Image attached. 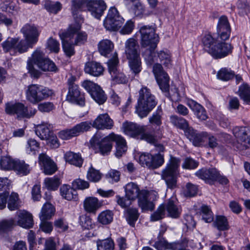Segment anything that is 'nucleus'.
I'll return each instance as SVG.
<instances>
[{
	"mask_svg": "<svg viewBox=\"0 0 250 250\" xmlns=\"http://www.w3.org/2000/svg\"><path fill=\"white\" fill-rule=\"evenodd\" d=\"M113 125L114 122L109 116L107 113L102 114L99 115L92 124L88 121L81 122L72 128L59 132L58 135L63 140H68L88 131L91 126L98 129H111Z\"/></svg>",
	"mask_w": 250,
	"mask_h": 250,
	"instance_id": "obj_1",
	"label": "nucleus"
},
{
	"mask_svg": "<svg viewBox=\"0 0 250 250\" xmlns=\"http://www.w3.org/2000/svg\"><path fill=\"white\" fill-rule=\"evenodd\" d=\"M139 31L141 45L146 48L143 54V57L146 63L151 64L155 59L153 54H154V50L159 41V36L156 34L155 28L152 25L142 26Z\"/></svg>",
	"mask_w": 250,
	"mask_h": 250,
	"instance_id": "obj_2",
	"label": "nucleus"
},
{
	"mask_svg": "<svg viewBox=\"0 0 250 250\" xmlns=\"http://www.w3.org/2000/svg\"><path fill=\"white\" fill-rule=\"evenodd\" d=\"M34 64L43 71L56 72L57 68L55 64L50 60L44 56L43 53L39 49L35 50L31 58L27 62V68L31 76L38 78L40 75V72L34 67Z\"/></svg>",
	"mask_w": 250,
	"mask_h": 250,
	"instance_id": "obj_3",
	"label": "nucleus"
},
{
	"mask_svg": "<svg viewBox=\"0 0 250 250\" xmlns=\"http://www.w3.org/2000/svg\"><path fill=\"white\" fill-rule=\"evenodd\" d=\"M226 41L216 42L210 34L202 39L204 49L215 59H221L231 54L233 46Z\"/></svg>",
	"mask_w": 250,
	"mask_h": 250,
	"instance_id": "obj_4",
	"label": "nucleus"
},
{
	"mask_svg": "<svg viewBox=\"0 0 250 250\" xmlns=\"http://www.w3.org/2000/svg\"><path fill=\"white\" fill-rule=\"evenodd\" d=\"M157 104L155 96L146 87H143L139 91L136 113L141 118L146 117Z\"/></svg>",
	"mask_w": 250,
	"mask_h": 250,
	"instance_id": "obj_5",
	"label": "nucleus"
},
{
	"mask_svg": "<svg viewBox=\"0 0 250 250\" xmlns=\"http://www.w3.org/2000/svg\"><path fill=\"white\" fill-rule=\"evenodd\" d=\"M180 164L179 159L170 156L167 166L162 171V179L165 180L169 188L173 189L177 187V179L180 175Z\"/></svg>",
	"mask_w": 250,
	"mask_h": 250,
	"instance_id": "obj_6",
	"label": "nucleus"
},
{
	"mask_svg": "<svg viewBox=\"0 0 250 250\" xmlns=\"http://www.w3.org/2000/svg\"><path fill=\"white\" fill-rule=\"evenodd\" d=\"M20 32L24 38L21 40V50L26 49L27 51L29 48H32L38 42L41 31L39 27L34 24L26 23L22 27Z\"/></svg>",
	"mask_w": 250,
	"mask_h": 250,
	"instance_id": "obj_7",
	"label": "nucleus"
},
{
	"mask_svg": "<svg viewBox=\"0 0 250 250\" xmlns=\"http://www.w3.org/2000/svg\"><path fill=\"white\" fill-rule=\"evenodd\" d=\"M80 29L81 25L79 23H73L70 24L66 31L59 33V36L62 41V49L65 54L68 57L74 55L75 51L73 41L75 34Z\"/></svg>",
	"mask_w": 250,
	"mask_h": 250,
	"instance_id": "obj_8",
	"label": "nucleus"
},
{
	"mask_svg": "<svg viewBox=\"0 0 250 250\" xmlns=\"http://www.w3.org/2000/svg\"><path fill=\"white\" fill-rule=\"evenodd\" d=\"M53 94V90L48 87L35 84L29 85L26 91V99L33 104H37Z\"/></svg>",
	"mask_w": 250,
	"mask_h": 250,
	"instance_id": "obj_9",
	"label": "nucleus"
},
{
	"mask_svg": "<svg viewBox=\"0 0 250 250\" xmlns=\"http://www.w3.org/2000/svg\"><path fill=\"white\" fill-rule=\"evenodd\" d=\"M136 41L130 38L125 42V54L129 60V66L134 73L138 74L141 70V60Z\"/></svg>",
	"mask_w": 250,
	"mask_h": 250,
	"instance_id": "obj_10",
	"label": "nucleus"
},
{
	"mask_svg": "<svg viewBox=\"0 0 250 250\" xmlns=\"http://www.w3.org/2000/svg\"><path fill=\"white\" fill-rule=\"evenodd\" d=\"M5 111L10 115H16L17 118L21 119L30 118L36 112L35 109L28 111L27 107L21 103L8 102L5 104Z\"/></svg>",
	"mask_w": 250,
	"mask_h": 250,
	"instance_id": "obj_11",
	"label": "nucleus"
},
{
	"mask_svg": "<svg viewBox=\"0 0 250 250\" xmlns=\"http://www.w3.org/2000/svg\"><path fill=\"white\" fill-rule=\"evenodd\" d=\"M232 131L236 147L240 150L247 149L250 146V126H236Z\"/></svg>",
	"mask_w": 250,
	"mask_h": 250,
	"instance_id": "obj_12",
	"label": "nucleus"
},
{
	"mask_svg": "<svg viewBox=\"0 0 250 250\" xmlns=\"http://www.w3.org/2000/svg\"><path fill=\"white\" fill-rule=\"evenodd\" d=\"M115 134L111 133L100 140L99 135L95 134L90 140L92 146H98L100 153L103 155H108L112 148V142H114Z\"/></svg>",
	"mask_w": 250,
	"mask_h": 250,
	"instance_id": "obj_13",
	"label": "nucleus"
},
{
	"mask_svg": "<svg viewBox=\"0 0 250 250\" xmlns=\"http://www.w3.org/2000/svg\"><path fill=\"white\" fill-rule=\"evenodd\" d=\"M124 21V19L120 16L117 8L112 7L109 9L104 24L107 30L116 31L122 26Z\"/></svg>",
	"mask_w": 250,
	"mask_h": 250,
	"instance_id": "obj_14",
	"label": "nucleus"
},
{
	"mask_svg": "<svg viewBox=\"0 0 250 250\" xmlns=\"http://www.w3.org/2000/svg\"><path fill=\"white\" fill-rule=\"evenodd\" d=\"M82 86L99 104H102L106 101L107 98L104 91L97 84L89 80H85L82 83Z\"/></svg>",
	"mask_w": 250,
	"mask_h": 250,
	"instance_id": "obj_15",
	"label": "nucleus"
},
{
	"mask_svg": "<svg viewBox=\"0 0 250 250\" xmlns=\"http://www.w3.org/2000/svg\"><path fill=\"white\" fill-rule=\"evenodd\" d=\"M75 80L73 77L68 79V92L66 99L69 102L83 106L84 105V98L81 93L78 85L75 83Z\"/></svg>",
	"mask_w": 250,
	"mask_h": 250,
	"instance_id": "obj_16",
	"label": "nucleus"
},
{
	"mask_svg": "<svg viewBox=\"0 0 250 250\" xmlns=\"http://www.w3.org/2000/svg\"><path fill=\"white\" fill-rule=\"evenodd\" d=\"M157 197L158 194L155 191L141 190L138 198L139 206L143 210H152L155 206L153 201H155Z\"/></svg>",
	"mask_w": 250,
	"mask_h": 250,
	"instance_id": "obj_17",
	"label": "nucleus"
},
{
	"mask_svg": "<svg viewBox=\"0 0 250 250\" xmlns=\"http://www.w3.org/2000/svg\"><path fill=\"white\" fill-rule=\"evenodd\" d=\"M231 27L227 17L225 16L220 17L216 27V42L227 41L230 37Z\"/></svg>",
	"mask_w": 250,
	"mask_h": 250,
	"instance_id": "obj_18",
	"label": "nucleus"
},
{
	"mask_svg": "<svg viewBox=\"0 0 250 250\" xmlns=\"http://www.w3.org/2000/svg\"><path fill=\"white\" fill-rule=\"evenodd\" d=\"M118 62L117 54H115L107 62L109 72L113 83H125L127 82V78L124 73L118 70Z\"/></svg>",
	"mask_w": 250,
	"mask_h": 250,
	"instance_id": "obj_19",
	"label": "nucleus"
},
{
	"mask_svg": "<svg viewBox=\"0 0 250 250\" xmlns=\"http://www.w3.org/2000/svg\"><path fill=\"white\" fill-rule=\"evenodd\" d=\"M139 162L143 167L150 168H156L161 166L164 162L163 155L157 154L152 155L148 153L142 154L139 159Z\"/></svg>",
	"mask_w": 250,
	"mask_h": 250,
	"instance_id": "obj_20",
	"label": "nucleus"
},
{
	"mask_svg": "<svg viewBox=\"0 0 250 250\" xmlns=\"http://www.w3.org/2000/svg\"><path fill=\"white\" fill-rule=\"evenodd\" d=\"M153 72L162 91L167 92L169 90V78L168 75L163 70L161 64L156 63L154 65Z\"/></svg>",
	"mask_w": 250,
	"mask_h": 250,
	"instance_id": "obj_21",
	"label": "nucleus"
},
{
	"mask_svg": "<svg viewBox=\"0 0 250 250\" xmlns=\"http://www.w3.org/2000/svg\"><path fill=\"white\" fill-rule=\"evenodd\" d=\"M195 175L205 183L213 185L219 175V171L215 167L202 168L197 171Z\"/></svg>",
	"mask_w": 250,
	"mask_h": 250,
	"instance_id": "obj_22",
	"label": "nucleus"
},
{
	"mask_svg": "<svg viewBox=\"0 0 250 250\" xmlns=\"http://www.w3.org/2000/svg\"><path fill=\"white\" fill-rule=\"evenodd\" d=\"M1 46L4 52H19L23 53L27 52L26 49L21 50V40L19 38H8L1 43Z\"/></svg>",
	"mask_w": 250,
	"mask_h": 250,
	"instance_id": "obj_23",
	"label": "nucleus"
},
{
	"mask_svg": "<svg viewBox=\"0 0 250 250\" xmlns=\"http://www.w3.org/2000/svg\"><path fill=\"white\" fill-rule=\"evenodd\" d=\"M15 221L16 223V225L25 229L31 228L33 225L32 214L25 210H19L17 212Z\"/></svg>",
	"mask_w": 250,
	"mask_h": 250,
	"instance_id": "obj_24",
	"label": "nucleus"
},
{
	"mask_svg": "<svg viewBox=\"0 0 250 250\" xmlns=\"http://www.w3.org/2000/svg\"><path fill=\"white\" fill-rule=\"evenodd\" d=\"M89 1L88 0H72V14L74 18L78 21H76L75 23H79L81 25V23L83 22V18L81 15L78 16V14L80 11H85L86 9L88 10Z\"/></svg>",
	"mask_w": 250,
	"mask_h": 250,
	"instance_id": "obj_25",
	"label": "nucleus"
},
{
	"mask_svg": "<svg viewBox=\"0 0 250 250\" xmlns=\"http://www.w3.org/2000/svg\"><path fill=\"white\" fill-rule=\"evenodd\" d=\"M123 129L125 134L133 138L138 137L145 131L144 126L128 122L123 123Z\"/></svg>",
	"mask_w": 250,
	"mask_h": 250,
	"instance_id": "obj_26",
	"label": "nucleus"
},
{
	"mask_svg": "<svg viewBox=\"0 0 250 250\" xmlns=\"http://www.w3.org/2000/svg\"><path fill=\"white\" fill-rule=\"evenodd\" d=\"M106 9V5L103 0H90L88 11L97 19H100Z\"/></svg>",
	"mask_w": 250,
	"mask_h": 250,
	"instance_id": "obj_27",
	"label": "nucleus"
},
{
	"mask_svg": "<svg viewBox=\"0 0 250 250\" xmlns=\"http://www.w3.org/2000/svg\"><path fill=\"white\" fill-rule=\"evenodd\" d=\"M187 104L199 120L205 121L208 119L206 110L201 104L193 100H188Z\"/></svg>",
	"mask_w": 250,
	"mask_h": 250,
	"instance_id": "obj_28",
	"label": "nucleus"
},
{
	"mask_svg": "<svg viewBox=\"0 0 250 250\" xmlns=\"http://www.w3.org/2000/svg\"><path fill=\"white\" fill-rule=\"evenodd\" d=\"M207 135V132H202L197 133L192 128L186 131V136L195 146H199L202 145L205 141Z\"/></svg>",
	"mask_w": 250,
	"mask_h": 250,
	"instance_id": "obj_29",
	"label": "nucleus"
},
{
	"mask_svg": "<svg viewBox=\"0 0 250 250\" xmlns=\"http://www.w3.org/2000/svg\"><path fill=\"white\" fill-rule=\"evenodd\" d=\"M104 71V67L99 62H89L85 64L84 72L91 76L98 77L103 74Z\"/></svg>",
	"mask_w": 250,
	"mask_h": 250,
	"instance_id": "obj_30",
	"label": "nucleus"
},
{
	"mask_svg": "<svg viewBox=\"0 0 250 250\" xmlns=\"http://www.w3.org/2000/svg\"><path fill=\"white\" fill-rule=\"evenodd\" d=\"M114 142L116 143L115 156L120 158L125 154L127 149L126 143L124 138L120 135L115 134Z\"/></svg>",
	"mask_w": 250,
	"mask_h": 250,
	"instance_id": "obj_31",
	"label": "nucleus"
},
{
	"mask_svg": "<svg viewBox=\"0 0 250 250\" xmlns=\"http://www.w3.org/2000/svg\"><path fill=\"white\" fill-rule=\"evenodd\" d=\"M102 203L95 197H87L83 201V208L88 213H95L101 207Z\"/></svg>",
	"mask_w": 250,
	"mask_h": 250,
	"instance_id": "obj_32",
	"label": "nucleus"
},
{
	"mask_svg": "<svg viewBox=\"0 0 250 250\" xmlns=\"http://www.w3.org/2000/svg\"><path fill=\"white\" fill-rule=\"evenodd\" d=\"M60 192L63 199L68 201H76L78 199L77 191L69 185H62L60 188Z\"/></svg>",
	"mask_w": 250,
	"mask_h": 250,
	"instance_id": "obj_33",
	"label": "nucleus"
},
{
	"mask_svg": "<svg viewBox=\"0 0 250 250\" xmlns=\"http://www.w3.org/2000/svg\"><path fill=\"white\" fill-rule=\"evenodd\" d=\"M125 197L128 199L134 200L137 198H139L141 190H140L138 186L134 183H128L125 187Z\"/></svg>",
	"mask_w": 250,
	"mask_h": 250,
	"instance_id": "obj_34",
	"label": "nucleus"
},
{
	"mask_svg": "<svg viewBox=\"0 0 250 250\" xmlns=\"http://www.w3.org/2000/svg\"><path fill=\"white\" fill-rule=\"evenodd\" d=\"M158 238L159 240L156 241L153 245V247L157 250H176L179 246L180 244L179 243H168L166 240L162 237Z\"/></svg>",
	"mask_w": 250,
	"mask_h": 250,
	"instance_id": "obj_35",
	"label": "nucleus"
},
{
	"mask_svg": "<svg viewBox=\"0 0 250 250\" xmlns=\"http://www.w3.org/2000/svg\"><path fill=\"white\" fill-rule=\"evenodd\" d=\"M51 125L47 122H42L38 125L35 129V132L42 140H48L50 136V128Z\"/></svg>",
	"mask_w": 250,
	"mask_h": 250,
	"instance_id": "obj_36",
	"label": "nucleus"
},
{
	"mask_svg": "<svg viewBox=\"0 0 250 250\" xmlns=\"http://www.w3.org/2000/svg\"><path fill=\"white\" fill-rule=\"evenodd\" d=\"M166 209L168 213V216L173 218H178L181 213V208L178 206L176 202L171 199H169L166 205Z\"/></svg>",
	"mask_w": 250,
	"mask_h": 250,
	"instance_id": "obj_37",
	"label": "nucleus"
},
{
	"mask_svg": "<svg viewBox=\"0 0 250 250\" xmlns=\"http://www.w3.org/2000/svg\"><path fill=\"white\" fill-rule=\"evenodd\" d=\"M98 47L100 53L103 56H106L113 50L114 43L109 40L104 39L99 42Z\"/></svg>",
	"mask_w": 250,
	"mask_h": 250,
	"instance_id": "obj_38",
	"label": "nucleus"
},
{
	"mask_svg": "<svg viewBox=\"0 0 250 250\" xmlns=\"http://www.w3.org/2000/svg\"><path fill=\"white\" fill-rule=\"evenodd\" d=\"M66 162L76 167H81L83 163V160L79 154L71 151L66 152L64 155Z\"/></svg>",
	"mask_w": 250,
	"mask_h": 250,
	"instance_id": "obj_39",
	"label": "nucleus"
},
{
	"mask_svg": "<svg viewBox=\"0 0 250 250\" xmlns=\"http://www.w3.org/2000/svg\"><path fill=\"white\" fill-rule=\"evenodd\" d=\"M153 57L156 59H155L154 61L151 64L156 61L157 62L158 59H159L161 63L166 66L169 67L171 65V56L167 52L160 51V52L156 53L154 51V54H153ZM147 63L148 64V63ZM149 64H150L149 63Z\"/></svg>",
	"mask_w": 250,
	"mask_h": 250,
	"instance_id": "obj_40",
	"label": "nucleus"
},
{
	"mask_svg": "<svg viewBox=\"0 0 250 250\" xmlns=\"http://www.w3.org/2000/svg\"><path fill=\"white\" fill-rule=\"evenodd\" d=\"M55 211V209L52 204L49 203L44 204L40 214V219L41 221L49 219L54 215Z\"/></svg>",
	"mask_w": 250,
	"mask_h": 250,
	"instance_id": "obj_41",
	"label": "nucleus"
},
{
	"mask_svg": "<svg viewBox=\"0 0 250 250\" xmlns=\"http://www.w3.org/2000/svg\"><path fill=\"white\" fill-rule=\"evenodd\" d=\"M238 94L240 98L247 104L250 103V86L244 83L239 88Z\"/></svg>",
	"mask_w": 250,
	"mask_h": 250,
	"instance_id": "obj_42",
	"label": "nucleus"
},
{
	"mask_svg": "<svg viewBox=\"0 0 250 250\" xmlns=\"http://www.w3.org/2000/svg\"><path fill=\"white\" fill-rule=\"evenodd\" d=\"M170 121L172 124L175 126L184 130L185 134L186 131L188 129L192 128L191 127L189 126L188 121L182 117H179L177 116H172L170 117Z\"/></svg>",
	"mask_w": 250,
	"mask_h": 250,
	"instance_id": "obj_43",
	"label": "nucleus"
},
{
	"mask_svg": "<svg viewBox=\"0 0 250 250\" xmlns=\"http://www.w3.org/2000/svg\"><path fill=\"white\" fill-rule=\"evenodd\" d=\"M162 111L161 109L158 108L157 110L153 113L149 118V123L152 125L155 126L157 130H159L162 125Z\"/></svg>",
	"mask_w": 250,
	"mask_h": 250,
	"instance_id": "obj_44",
	"label": "nucleus"
},
{
	"mask_svg": "<svg viewBox=\"0 0 250 250\" xmlns=\"http://www.w3.org/2000/svg\"><path fill=\"white\" fill-rule=\"evenodd\" d=\"M213 226L220 231L227 230L229 228L228 221L226 217L217 216L213 222Z\"/></svg>",
	"mask_w": 250,
	"mask_h": 250,
	"instance_id": "obj_45",
	"label": "nucleus"
},
{
	"mask_svg": "<svg viewBox=\"0 0 250 250\" xmlns=\"http://www.w3.org/2000/svg\"><path fill=\"white\" fill-rule=\"evenodd\" d=\"M97 250H114L115 245L111 238L99 239L96 241Z\"/></svg>",
	"mask_w": 250,
	"mask_h": 250,
	"instance_id": "obj_46",
	"label": "nucleus"
},
{
	"mask_svg": "<svg viewBox=\"0 0 250 250\" xmlns=\"http://www.w3.org/2000/svg\"><path fill=\"white\" fill-rule=\"evenodd\" d=\"M127 8L136 16H142L145 11L144 6L140 0H135L131 2L130 7Z\"/></svg>",
	"mask_w": 250,
	"mask_h": 250,
	"instance_id": "obj_47",
	"label": "nucleus"
},
{
	"mask_svg": "<svg viewBox=\"0 0 250 250\" xmlns=\"http://www.w3.org/2000/svg\"><path fill=\"white\" fill-rule=\"evenodd\" d=\"M61 184L60 179L54 176L51 178H46L44 180L45 187L48 190H56Z\"/></svg>",
	"mask_w": 250,
	"mask_h": 250,
	"instance_id": "obj_48",
	"label": "nucleus"
},
{
	"mask_svg": "<svg viewBox=\"0 0 250 250\" xmlns=\"http://www.w3.org/2000/svg\"><path fill=\"white\" fill-rule=\"evenodd\" d=\"M234 76L235 74L233 71L225 67L219 70L217 74V78L224 81H229L232 79Z\"/></svg>",
	"mask_w": 250,
	"mask_h": 250,
	"instance_id": "obj_49",
	"label": "nucleus"
},
{
	"mask_svg": "<svg viewBox=\"0 0 250 250\" xmlns=\"http://www.w3.org/2000/svg\"><path fill=\"white\" fill-rule=\"evenodd\" d=\"M7 203V207L10 210L18 209L20 206L18 194L15 192H12L9 197Z\"/></svg>",
	"mask_w": 250,
	"mask_h": 250,
	"instance_id": "obj_50",
	"label": "nucleus"
},
{
	"mask_svg": "<svg viewBox=\"0 0 250 250\" xmlns=\"http://www.w3.org/2000/svg\"><path fill=\"white\" fill-rule=\"evenodd\" d=\"M15 226H16V223L15 220L12 218L0 221V234L7 232L11 230Z\"/></svg>",
	"mask_w": 250,
	"mask_h": 250,
	"instance_id": "obj_51",
	"label": "nucleus"
},
{
	"mask_svg": "<svg viewBox=\"0 0 250 250\" xmlns=\"http://www.w3.org/2000/svg\"><path fill=\"white\" fill-rule=\"evenodd\" d=\"M16 161L9 156H3L0 159V166L4 170L12 169H14Z\"/></svg>",
	"mask_w": 250,
	"mask_h": 250,
	"instance_id": "obj_52",
	"label": "nucleus"
},
{
	"mask_svg": "<svg viewBox=\"0 0 250 250\" xmlns=\"http://www.w3.org/2000/svg\"><path fill=\"white\" fill-rule=\"evenodd\" d=\"M113 220V213L109 210H105L100 213L98 216V221L103 224H110Z\"/></svg>",
	"mask_w": 250,
	"mask_h": 250,
	"instance_id": "obj_53",
	"label": "nucleus"
},
{
	"mask_svg": "<svg viewBox=\"0 0 250 250\" xmlns=\"http://www.w3.org/2000/svg\"><path fill=\"white\" fill-rule=\"evenodd\" d=\"M86 177L90 181L98 182L102 178V174L91 165L87 170Z\"/></svg>",
	"mask_w": 250,
	"mask_h": 250,
	"instance_id": "obj_54",
	"label": "nucleus"
},
{
	"mask_svg": "<svg viewBox=\"0 0 250 250\" xmlns=\"http://www.w3.org/2000/svg\"><path fill=\"white\" fill-rule=\"evenodd\" d=\"M126 220L128 224L134 226L139 217L138 210L134 208H129L126 210Z\"/></svg>",
	"mask_w": 250,
	"mask_h": 250,
	"instance_id": "obj_55",
	"label": "nucleus"
},
{
	"mask_svg": "<svg viewBox=\"0 0 250 250\" xmlns=\"http://www.w3.org/2000/svg\"><path fill=\"white\" fill-rule=\"evenodd\" d=\"M25 148L27 153L35 154L40 148V144L35 139H29L27 142Z\"/></svg>",
	"mask_w": 250,
	"mask_h": 250,
	"instance_id": "obj_56",
	"label": "nucleus"
},
{
	"mask_svg": "<svg viewBox=\"0 0 250 250\" xmlns=\"http://www.w3.org/2000/svg\"><path fill=\"white\" fill-rule=\"evenodd\" d=\"M202 219L206 223H211L213 221V215L210 208L207 206H202L201 208Z\"/></svg>",
	"mask_w": 250,
	"mask_h": 250,
	"instance_id": "obj_57",
	"label": "nucleus"
},
{
	"mask_svg": "<svg viewBox=\"0 0 250 250\" xmlns=\"http://www.w3.org/2000/svg\"><path fill=\"white\" fill-rule=\"evenodd\" d=\"M81 29L76 33L72 40L75 45H81L87 41V35L84 32H80Z\"/></svg>",
	"mask_w": 250,
	"mask_h": 250,
	"instance_id": "obj_58",
	"label": "nucleus"
},
{
	"mask_svg": "<svg viewBox=\"0 0 250 250\" xmlns=\"http://www.w3.org/2000/svg\"><path fill=\"white\" fill-rule=\"evenodd\" d=\"M165 215V207L164 205H161L157 209L152 213L150 216V220L154 222L163 219Z\"/></svg>",
	"mask_w": 250,
	"mask_h": 250,
	"instance_id": "obj_59",
	"label": "nucleus"
},
{
	"mask_svg": "<svg viewBox=\"0 0 250 250\" xmlns=\"http://www.w3.org/2000/svg\"><path fill=\"white\" fill-rule=\"evenodd\" d=\"M44 7L48 11L56 14L61 10L62 5L60 2H52L50 1H47L44 4Z\"/></svg>",
	"mask_w": 250,
	"mask_h": 250,
	"instance_id": "obj_60",
	"label": "nucleus"
},
{
	"mask_svg": "<svg viewBox=\"0 0 250 250\" xmlns=\"http://www.w3.org/2000/svg\"><path fill=\"white\" fill-rule=\"evenodd\" d=\"M13 169L22 175H27L30 171L29 165L20 161H16Z\"/></svg>",
	"mask_w": 250,
	"mask_h": 250,
	"instance_id": "obj_61",
	"label": "nucleus"
},
{
	"mask_svg": "<svg viewBox=\"0 0 250 250\" xmlns=\"http://www.w3.org/2000/svg\"><path fill=\"white\" fill-rule=\"evenodd\" d=\"M46 48L50 51L57 53L60 50V43L57 40L50 38L47 40Z\"/></svg>",
	"mask_w": 250,
	"mask_h": 250,
	"instance_id": "obj_62",
	"label": "nucleus"
},
{
	"mask_svg": "<svg viewBox=\"0 0 250 250\" xmlns=\"http://www.w3.org/2000/svg\"><path fill=\"white\" fill-rule=\"evenodd\" d=\"M43 167L44 172L46 175H51L57 170V166L51 159Z\"/></svg>",
	"mask_w": 250,
	"mask_h": 250,
	"instance_id": "obj_63",
	"label": "nucleus"
},
{
	"mask_svg": "<svg viewBox=\"0 0 250 250\" xmlns=\"http://www.w3.org/2000/svg\"><path fill=\"white\" fill-rule=\"evenodd\" d=\"M199 163L198 162L195 161L192 158H187L185 159L183 164H182V167L185 169H194L198 166Z\"/></svg>",
	"mask_w": 250,
	"mask_h": 250,
	"instance_id": "obj_64",
	"label": "nucleus"
}]
</instances>
